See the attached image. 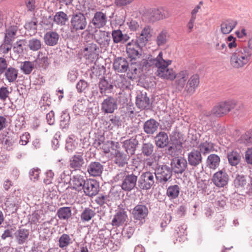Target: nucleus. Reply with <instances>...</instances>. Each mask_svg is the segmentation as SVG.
Segmentation results:
<instances>
[{
	"label": "nucleus",
	"mask_w": 252,
	"mask_h": 252,
	"mask_svg": "<svg viewBox=\"0 0 252 252\" xmlns=\"http://www.w3.org/2000/svg\"><path fill=\"white\" fill-rule=\"evenodd\" d=\"M138 176L133 173H130L126 170H122L114 177L113 180L115 182H121L120 187L125 191L129 192L137 187Z\"/></svg>",
	"instance_id": "nucleus-1"
},
{
	"label": "nucleus",
	"mask_w": 252,
	"mask_h": 252,
	"mask_svg": "<svg viewBox=\"0 0 252 252\" xmlns=\"http://www.w3.org/2000/svg\"><path fill=\"white\" fill-rule=\"evenodd\" d=\"M252 59V57L240 46L232 54L230 59V63L234 68H242L248 64Z\"/></svg>",
	"instance_id": "nucleus-2"
},
{
	"label": "nucleus",
	"mask_w": 252,
	"mask_h": 252,
	"mask_svg": "<svg viewBox=\"0 0 252 252\" xmlns=\"http://www.w3.org/2000/svg\"><path fill=\"white\" fill-rule=\"evenodd\" d=\"M88 22L85 15L81 12H73L70 19L69 30L71 33H76L86 29Z\"/></svg>",
	"instance_id": "nucleus-3"
},
{
	"label": "nucleus",
	"mask_w": 252,
	"mask_h": 252,
	"mask_svg": "<svg viewBox=\"0 0 252 252\" xmlns=\"http://www.w3.org/2000/svg\"><path fill=\"white\" fill-rule=\"evenodd\" d=\"M158 184L164 185L169 181L172 176V171L170 166L166 164L157 165L153 173Z\"/></svg>",
	"instance_id": "nucleus-4"
},
{
	"label": "nucleus",
	"mask_w": 252,
	"mask_h": 252,
	"mask_svg": "<svg viewBox=\"0 0 252 252\" xmlns=\"http://www.w3.org/2000/svg\"><path fill=\"white\" fill-rule=\"evenodd\" d=\"M171 60H165L162 58L161 64L158 65L157 70V76L161 78L171 81L175 79L176 72L172 68H168V66L171 64Z\"/></svg>",
	"instance_id": "nucleus-5"
},
{
	"label": "nucleus",
	"mask_w": 252,
	"mask_h": 252,
	"mask_svg": "<svg viewBox=\"0 0 252 252\" xmlns=\"http://www.w3.org/2000/svg\"><path fill=\"white\" fill-rule=\"evenodd\" d=\"M236 105L234 100H227L217 103L213 108V114L218 117H221L228 114Z\"/></svg>",
	"instance_id": "nucleus-6"
},
{
	"label": "nucleus",
	"mask_w": 252,
	"mask_h": 252,
	"mask_svg": "<svg viewBox=\"0 0 252 252\" xmlns=\"http://www.w3.org/2000/svg\"><path fill=\"white\" fill-rule=\"evenodd\" d=\"M163 54L159 52L156 58L153 57L152 55H148L143 59L140 63V68L142 71H148L153 68H158L160 64L163 57Z\"/></svg>",
	"instance_id": "nucleus-7"
},
{
	"label": "nucleus",
	"mask_w": 252,
	"mask_h": 252,
	"mask_svg": "<svg viewBox=\"0 0 252 252\" xmlns=\"http://www.w3.org/2000/svg\"><path fill=\"white\" fill-rule=\"evenodd\" d=\"M155 182V175L153 173L149 171L143 172L139 179L137 178L138 189L143 190H149Z\"/></svg>",
	"instance_id": "nucleus-8"
},
{
	"label": "nucleus",
	"mask_w": 252,
	"mask_h": 252,
	"mask_svg": "<svg viewBox=\"0 0 252 252\" xmlns=\"http://www.w3.org/2000/svg\"><path fill=\"white\" fill-rule=\"evenodd\" d=\"M146 14L149 21L152 22L167 18L170 16L168 11L162 7L148 9Z\"/></svg>",
	"instance_id": "nucleus-9"
},
{
	"label": "nucleus",
	"mask_w": 252,
	"mask_h": 252,
	"mask_svg": "<svg viewBox=\"0 0 252 252\" xmlns=\"http://www.w3.org/2000/svg\"><path fill=\"white\" fill-rule=\"evenodd\" d=\"M149 214L148 207L144 204H137L131 211L132 217L135 222L143 224Z\"/></svg>",
	"instance_id": "nucleus-10"
},
{
	"label": "nucleus",
	"mask_w": 252,
	"mask_h": 252,
	"mask_svg": "<svg viewBox=\"0 0 252 252\" xmlns=\"http://www.w3.org/2000/svg\"><path fill=\"white\" fill-rule=\"evenodd\" d=\"M107 17L106 14L102 11H97L94 15L89 24V31L90 29H99L104 27L107 24Z\"/></svg>",
	"instance_id": "nucleus-11"
},
{
	"label": "nucleus",
	"mask_w": 252,
	"mask_h": 252,
	"mask_svg": "<svg viewBox=\"0 0 252 252\" xmlns=\"http://www.w3.org/2000/svg\"><path fill=\"white\" fill-rule=\"evenodd\" d=\"M95 30L93 34L95 41L101 47H107L111 41L110 32L104 31Z\"/></svg>",
	"instance_id": "nucleus-12"
},
{
	"label": "nucleus",
	"mask_w": 252,
	"mask_h": 252,
	"mask_svg": "<svg viewBox=\"0 0 252 252\" xmlns=\"http://www.w3.org/2000/svg\"><path fill=\"white\" fill-rule=\"evenodd\" d=\"M171 168L172 172L182 174L186 169L188 163L185 158L182 157H175L171 161Z\"/></svg>",
	"instance_id": "nucleus-13"
},
{
	"label": "nucleus",
	"mask_w": 252,
	"mask_h": 252,
	"mask_svg": "<svg viewBox=\"0 0 252 252\" xmlns=\"http://www.w3.org/2000/svg\"><path fill=\"white\" fill-rule=\"evenodd\" d=\"M212 181L216 187L223 188L228 184L229 176L225 171L220 170L213 175Z\"/></svg>",
	"instance_id": "nucleus-14"
},
{
	"label": "nucleus",
	"mask_w": 252,
	"mask_h": 252,
	"mask_svg": "<svg viewBox=\"0 0 252 252\" xmlns=\"http://www.w3.org/2000/svg\"><path fill=\"white\" fill-rule=\"evenodd\" d=\"M101 111L104 113H113L118 108L117 101L112 96H108L101 103Z\"/></svg>",
	"instance_id": "nucleus-15"
},
{
	"label": "nucleus",
	"mask_w": 252,
	"mask_h": 252,
	"mask_svg": "<svg viewBox=\"0 0 252 252\" xmlns=\"http://www.w3.org/2000/svg\"><path fill=\"white\" fill-rule=\"evenodd\" d=\"M142 47L134 43V40L126 45V51L128 57L132 60H135L141 55Z\"/></svg>",
	"instance_id": "nucleus-16"
},
{
	"label": "nucleus",
	"mask_w": 252,
	"mask_h": 252,
	"mask_svg": "<svg viewBox=\"0 0 252 252\" xmlns=\"http://www.w3.org/2000/svg\"><path fill=\"white\" fill-rule=\"evenodd\" d=\"M99 189V184L95 180H87L83 189L86 195L92 197L98 193Z\"/></svg>",
	"instance_id": "nucleus-17"
},
{
	"label": "nucleus",
	"mask_w": 252,
	"mask_h": 252,
	"mask_svg": "<svg viewBox=\"0 0 252 252\" xmlns=\"http://www.w3.org/2000/svg\"><path fill=\"white\" fill-rule=\"evenodd\" d=\"M128 219L127 212L125 209H120L116 211V214L111 221L113 226L117 227L122 225Z\"/></svg>",
	"instance_id": "nucleus-18"
},
{
	"label": "nucleus",
	"mask_w": 252,
	"mask_h": 252,
	"mask_svg": "<svg viewBox=\"0 0 252 252\" xmlns=\"http://www.w3.org/2000/svg\"><path fill=\"white\" fill-rule=\"evenodd\" d=\"M136 105L141 110H148L151 107L152 103L146 93H140L137 94L136 98Z\"/></svg>",
	"instance_id": "nucleus-19"
},
{
	"label": "nucleus",
	"mask_w": 252,
	"mask_h": 252,
	"mask_svg": "<svg viewBox=\"0 0 252 252\" xmlns=\"http://www.w3.org/2000/svg\"><path fill=\"white\" fill-rule=\"evenodd\" d=\"M82 152L77 153L69 160L70 168L74 170H79L85 163Z\"/></svg>",
	"instance_id": "nucleus-20"
},
{
	"label": "nucleus",
	"mask_w": 252,
	"mask_h": 252,
	"mask_svg": "<svg viewBox=\"0 0 252 252\" xmlns=\"http://www.w3.org/2000/svg\"><path fill=\"white\" fill-rule=\"evenodd\" d=\"M136 137L137 135L135 137H133L129 139L126 140L123 142V147L128 155H133L135 152L139 144Z\"/></svg>",
	"instance_id": "nucleus-21"
},
{
	"label": "nucleus",
	"mask_w": 252,
	"mask_h": 252,
	"mask_svg": "<svg viewBox=\"0 0 252 252\" xmlns=\"http://www.w3.org/2000/svg\"><path fill=\"white\" fill-rule=\"evenodd\" d=\"M189 164L192 167H197L202 162L201 154L197 150L193 149L188 154Z\"/></svg>",
	"instance_id": "nucleus-22"
},
{
	"label": "nucleus",
	"mask_w": 252,
	"mask_h": 252,
	"mask_svg": "<svg viewBox=\"0 0 252 252\" xmlns=\"http://www.w3.org/2000/svg\"><path fill=\"white\" fill-rule=\"evenodd\" d=\"M155 142L158 148L163 149L167 147L169 143L167 133L164 131L159 132L155 137Z\"/></svg>",
	"instance_id": "nucleus-23"
},
{
	"label": "nucleus",
	"mask_w": 252,
	"mask_h": 252,
	"mask_svg": "<svg viewBox=\"0 0 252 252\" xmlns=\"http://www.w3.org/2000/svg\"><path fill=\"white\" fill-rule=\"evenodd\" d=\"M159 123L156 120L151 118L147 120L143 126L144 131L147 134H153L158 129Z\"/></svg>",
	"instance_id": "nucleus-24"
},
{
	"label": "nucleus",
	"mask_w": 252,
	"mask_h": 252,
	"mask_svg": "<svg viewBox=\"0 0 252 252\" xmlns=\"http://www.w3.org/2000/svg\"><path fill=\"white\" fill-rule=\"evenodd\" d=\"M189 76V73L187 70H182L178 74L176 73L175 85L176 89L179 91H182L184 88L185 83Z\"/></svg>",
	"instance_id": "nucleus-25"
},
{
	"label": "nucleus",
	"mask_w": 252,
	"mask_h": 252,
	"mask_svg": "<svg viewBox=\"0 0 252 252\" xmlns=\"http://www.w3.org/2000/svg\"><path fill=\"white\" fill-rule=\"evenodd\" d=\"M103 166L99 162H91L87 167V171L91 176H99L102 173Z\"/></svg>",
	"instance_id": "nucleus-26"
},
{
	"label": "nucleus",
	"mask_w": 252,
	"mask_h": 252,
	"mask_svg": "<svg viewBox=\"0 0 252 252\" xmlns=\"http://www.w3.org/2000/svg\"><path fill=\"white\" fill-rule=\"evenodd\" d=\"M199 83V77L197 74L192 75L189 79L185 87V91L189 94H192L195 91Z\"/></svg>",
	"instance_id": "nucleus-27"
},
{
	"label": "nucleus",
	"mask_w": 252,
	"mask_h": 252,
	"mask_svg": "<svg viewBox=\"0 0 252 252\" xmlns=\"http://www.w3.org/2000/svg\"><path fill=\"white\" fill-rule=\"evenodd\" d=\"M113 201V193L111 192L108 194L99 193L95 199L96 203L100 206H103L105 204L110 206Z\"/></svg>",
	"instance_id": "nucleus-28"
},
{
	"label": "nucleus",
	"mask_w": 252,
	"mask_h": 252,
	"mask_svg": "<svg viewBox=\"0 0 252 252\" xmlns=\"http://www.w3.org/2000/svg\"><path fill=\"white\" fill-rule=\"evenodd\" d=\"M86 182V180H85L84 177L80 175L73 176L70 178V185L72 186V189L78 191H81L83 189Z\"/></svg>",
	"instance_id": "nucleus-29"
},
{
	"label": "nucleus",
	"mask_w": 252,
	"mask_h": 252,
	"mask_svg": "<svg viewBox=\"0 0 252 252\" xmlns=\"http://www.w3.org/2000/svg\"><path fill=\"white\" fill-rule=\"evenodd\" d=\"M113 68L118 72H125L128 68V63L125 58L119 57L114 61Z\"/></svg>",
	"instance_id": "nucleus-30"
},
{
	"label": "nucleus",
	"mask_w": 252,
	"mask_h": 252,
	"mask_svg": "<svg viewBox=\"0 0 252 252\" xmlns=\"http://www.w3.org/2000/svg\"><path fill=\"white\" fill-rule=\"evenodd\" d=\"M170 140L172 145L177 148L181 149L183 148V144L184 142L183 134L180 132L174 131L170 135Z\"/></svg>",
	"instance_id": "nucleus-31"
},
{
	"label": "nucleus",
	"mask_w": 252,
	"mask_h": 252,
	"mask_svg": "<svg viewBox=\"0 0 252 252\" xmlns=\"http://www.w3.org/2000/svg\"><path fill=\"white\" fill-rule=\"evenodd\" d=\"M18 27L16 25H12L5 30L4 42L6 43H12L16 37Z\"/></svg>",
	"instance_id": "nucleus-32"
},
{
	"label": "nucleus",
	"mask_w": 252,
	"mask_h": 252,
	"mask_svg": "<svg viewBox=\"0 0 252 252\" xmlns=\"http://www.w3.org/2000/svg\"><path fill=\"white\" fill-rule=\"evenodd\" d=\"M49 19L51 20H53L54 22L60 26L66 25L69 20L67 15L63 11L56 12L53 18L50 16Z\"/></svg>",
	"instance_id": "nucleus-33"
},
{
	"label": "nucleus",
	"mask_w": 252,
	"mask_h": 252,
	"mask_svg": "<svg viewBox=\"0 0 252 252\" xmlns=\"http://www.w3.org/2000/svg\"><path fill=\"white\" fill-rule=\"evenodd\" d=\"M237 24V21L231 19L224 20L220 25L221 33L224 34L229 33L235 28Z\"/></svg>",
	"instance_id": "nucleus-34"
},
{
	"label": "nucleus",
	"mask_w": 252,
	"mask_h": 252,
	"mask_svg": "<svg viewBox=\"0 0 252 252\" xmlns=\"http://www.w3.org/2000/svg\"><path fill=\"white\" fill-rule=\"evenodd\" d=\"M227 158L229 163L232 166H237L241 161L242 155L240 152L232 150L227 154Z\"/></svg>",
	"instance_id": "nucleus-35"
},
{
	"label": "nucleus",
	"mask_w": 252,
	"mask_h": 252,
	"mask_svg": "<svg viewBox=\"0 0 252 252\" xmlns=\"http://www.w3.org/2000/svg\"><path fill=\"white\" fill-rule=\"evenodd\" d=\"M59 38V34L53 31L47 32L44 36L45 44L48 46H53L58 43Z\"/></svg>",
	"instance_id": "nucleus-36"
},
{
	"label": "nucleus",
	"mask_w": 252,
	"mask_h": 252,
	"mask_svg": "<svg viewBox=\"0 0 252 252\" xmlns=\"http://www.w3.org/2000/svg\"><path fill=\"white\" fill-rule=\"evenodd\" d=\"M114 155V162L118 166L123 167L127 164L129 158L124 152L118 150L116 151Z\"/></svg>",
	"instance_id": "nucleus-37"
},
{
	"label": "nucleus",
	"mask_w": 252,
	"mask_h": 252,
	"mask_svg": "<svg viewBox=\"0 0 252 252\" xmlns=\"http://www.w3.org/2000/svg\"><path fill=\"white\" fill-rule=\"evenodd\" d=\"M112 36L114 43H124L129 39V36L127 34H123L120 30L112 31Z\"/></svg>",
	"instance_id": "nucleus-38"
},
{
	"label": "nucleus",
	"mask_w": 252,
	"mask_h": 252,
	"mask_svg": "<svg viewBox=\"0 0 252 252\" xmlns=\"http://www.w3.org/2000/svg\"><path fill=\"white\" fill-rule=\"evenodd\" d=\"M87 102L85 99L77 100L73 107V112L76 116H81L85 112Z\"/></svg>",
	"instance_id": "nucleus-39"
},
{
	"label": "nucleus",
	"mask_w": 252,
	"mask_h": 252,
	"mask_svg": "<svg viewBox=\"0 0 252 252\" xmlns=\"http://www.w3.org/2000/svg\"><path fill=\"white\" fill-rule=\"evenodd\" d=\"M29 230L25 228H20L15 233V237L19 245L23 244L28 238Z\"/></svg>",
	"instance_id": "nucleus-40"
},
{
	"label": "nucleus",
	"mask_w": 252,
	"mask_h": 252,
	"mask_svg": "<svg viewBox=\"0 0 252 252\" xmlns=\"http://www.w3.org/2000/svg\"><path fill=\"white\" fill-rule=\"evenodd\" d=\"M84 50L85 56H88V59H94L98 55L99 48L96 44L91 43L87 45Z\"/></svg>",
	"instance_id": "nucleus-41"
},
{
	"label": "nucleus",
	"mask_w": 252,
	"mask_h": 252,
	"mask_svg": "<svg viewBox=\"0 0 252 252\" xmlns=\"http://www.w3.org/2000/svg\"><path fill=\"white\" fill-rule=\"evenodd\" d=\"M220 158L216 154L210 155L207 159V166L212 169H215L220 165Z\"/></svg>",
	"instance_id": "nucleus-42"
},
{
	"label": "nucleus",
	"mask_w": 252,
	"mask_h": 252,
	"mask_svg": "<svg viewBox=\"0 0 252 252\" xmlns=\"http://www.w3.org/2000/svg\"><path fill=\"white\" fill-rule=\"evenodd\" d=\"M96 215L95 210L90 208H84L80 215V220L82 222H88Z\"/></svg>",
	"instance_id": "nucleus-43"
},
{
	"label": "nucleus",
	"mask_w": 252,
	"mask_h": 252,
	"mask_svg": "<svg viewBox=\"0 0 252 252\" xmlns=\"http://www.w3.org/2000/svg\"><path fill=\"white\" fill-rule=\"evenodd\" d=\"M77 145V139L74 135H70L66 138L65 149L68 152H72L76 149Z\"/></svg>",
	"instance_id": "nucleus-44"
},
{
	"label": "nucleus",
	"mask_w": 252,
	"mask_h": 252,
	"mask_svg": "<svg viewBox=\"0 0 252 252\" xmlns=\"http://www.w3.org/2000/svg\"><path fill=\"white\" fill-rule=\"evenodd\" d=\"M6 79L9 83L14 82L18 77V71L15 68L10 66L4 72Z\"/></svg>",
	"instance_id": "nucleus-45"
},
{
	"label": "nucleus",
	"mask_w": 252,
	"mask_h": 252,
	"mask_svg": "<svg viewBox=\"0 0 252 252\" xmlns=\"http://www.w3.org/2000/svg\"><path fill=\"white\" fill-rule=\"evenodd\" d=\"M169 34L165 30H162L158 35L156 38V43L158 47L164 46L167 43Z\"/></svg>",
	"instance_id": "nucleus-46"
},
{
	"label": "nucleus",
	"mask_w": 252,
	"mask_h": 252,
	"mask_svg": "<svg viewBox=\"0 0 252 252\" xmlns=\"http://www.w3.org/2000/svg\"><path fill=\"white\" fill-rule=\"evenodd\" d=\"M72 242L71 237L67 234L63 233L59 238L58 245L60 248L65 250Z\"/></svg>",
	"instance_id": "nucleus-47"
},
{
	"label": "nucleus",
	"mask_w": 252,
	"mask_h": 252,
	"mask_svg": "<svg viewBox=\"0 0 252 252\" xmlns=\"http://www.w3.org/2000/svg\"><path fill=\"white\" fill-rule=\"evenodd\" d=\"M35 62L24 61L21 63L20 68L22 72L26 74L29 75L31 73L34 68Z\"/></svg>",
	"instance_id": "nucleus-48"
},
{
	"label": "nucleus",
	"mask_w": 252,
	"mask_h": 252,
	"mask_svg": "<svg viewBox=\"0 0 252 252\" xmlns=\"http://www.w3.org/2000/svg\"><path fill=\"white\" fill-rule=\"evenodd\" d=\"M41 40L33 37L27 41V46L31 51L35 52L39 50L41 48Z\"/></svg>",
	"instance_id": "nucleus-49"
},
{
	"label": "nucleus",
	"mask_w": 252,
	"mask_h": 252,
	"mask_svg": "<svg viewBox=\"0 0 252 252\" xmlns=\"http://www.w3.org/2000/svg\"><path fill=\"white\" fill-rule=\"evenodd\" d=\"M98 88L101 94L103 95L110 93L113 86L105 79H102L99 82Z\"/></svg>",
	"instance_id": "nucleus-50"
},
{
	"label": "nucleus",
	"mask_w": 252,
	"mask_h": 252,
	"mask_svg": "<svg viewBox=\"0 0 252 252\" xmlns=\"http://www.w3.org/2000/svg\"><path fill=\"white\" fill-rule=\"evenodd\" d=\"M57 215L60 220H68L71 216V208L69 207L60 208L57 211Z\"/></svg>",
	"instance_id": "nucleus-51"
},
{
	"label": "nucleus",
	"mask_w": 252,
	"mask_h": 252,
	"mask_svg": "<svg viewBox=\"0 0 252 252\" xmlns=\"http://www.w3.org/2000/svg\"><path fill=\"white\" fill-rule=\"evenodd\" d=\"M199 152L204 155L209 154L213 150L214 145L211 142L205 141L201 142L198 146Z\"/></svg>",
	"instance_id": "nucleus-52"
},
{
	"label": "nucleus",
	"mask_w": 252,
	"mask_h": 252,
	"mask_svg": "<svg viewBox=\"0 0 252 252\" xmlns=\"http://www.w3.org/2000/svg\"><path fill=\"white\" fill-rule=\"evenodd\" d=\"M238 142L246 146L252 145V129L242 134L238 139Z\"/></svg>",
	"instance_id": "nucleus-53"
},
{
	"label": "nucleus",
	"mask_w": 252,
	"mask_h": 252,
	"mask_svg": "<svg viewBox=\"0 0 252 252\" xmlns=\"http://www.w3.org/2000/svg\"><path fill=\"white\" fill-rule=\"evenodd\" d=\"M70 120L69 113L66 111H63L61 113L60 119V126L62 129H66L69 126Z\"/></svg>",
	"instance_id": "nucleus-54"
},
{
	"label": "nucleus",
	"mask_w": 252,
	"mask_h": 252,
	"mask_svg": "<svg viewBox=\"0 0 252 252\" xmlns=\"http://www.w3.org/2000/svg\"><path fill=\"white\" fill-rule=\"evenodd\" d=\"M180 189L177 185L170 186L167 189L166 194L170 199H175L179 194Z\"/></svg>",
	"instance_id": "nucleus-55"
},
{
	"label": "nucleus",
	"mask_w": 252,
	"mask_h": 252,
	"mask_svg": "<svg viewBox=\"0 0 252 252\" xmlns=\"http://www.w3.org/2000/svg\"><path fill=\"white\" fill-rule=\"evenodd\" d=\"M27 45L26 39H20L17 41L13 46V52L18 55H21L24 53V46Z\"/></svg>",
	"instance_id": "nucleus-56"
},
{
	"label": "nucleus",
	"mask_w": 252,
	"mask_h": 252,
	"mask_svg": "<svg viewBox=\"0 0 252 252\" xmlns=\"http://www.w3.org/2000/svg\"><path fill=\"white\" fill-rule=\"evenodd\" d=\"M246 177L243 175H237L234 180V185L235 188L243 189L247 185Z\"/></svg>",
	"instance_id": "nucleus-57"
},
{
	"label": "nucleus",
	"mask_w": 252,
	"mask_h": 252,
	"mask_svg": "<svg viewBox=\"0 0 252 252\" xmlns=\"http://www.w3.org/2000/svg\"><path fill=\"white\" fill-rule=\"evenodd\" d=\"M154 149L155 146L152 143H144L141 147V153L144 156L149 157L154 153Z\"/></svg>",
	"instance_id": "nucleus-58"
},
{
	"label": "nucleus",
	"mask_w": 252,
	"mask_h": 252,
	"mask_svg": "<svg viewBox=\"0 0 252 252\" xmlns=\"http://www.w3.org/2000/svg\"><path fill=\"white\" fill-rule=\"evenodd\" d=\"M19 202L14 196H9L6 198L5 205L10 209V211L13 213L17 211L16 206Z\"/></svg>",
	"instance_id": "nucleus-59"
},
{
	"label": "nucleus",
	"mask_w": 252,
	"mask_h": 252,
	"mask_svg": "<svg viewBox=\"0 0 252 252\" xmlns=\"http://www.w3.org/2000/svg\"><path fill=\"white\" fill-rule=\"evenodd\" d=\"M50 95L47 93L44 94L40 100V103L41 104L40 109L42 111H44L46 109V107L50 106L51 105V101Z\"/></svg>",
	"instance_id": "nucleus-60"
},
{
	"label": "nucleus",
	"mask_w": 252,
	"mask_h": 252,
	"mask_svg": "<svg viewBox=\"0 0 252 252\" xmlns=\"http://www.w3.org/2000/svg\"><path fill=\"white\" fill-rule=\"evenodd\" d=\"M89 86V83L87 81L83 79H81L77 82L76 88L79 93H85Z\"/></svg>",
	"instance_id": "nucleus-61"
},
{
	"label": "nucleus",
	"mask_w": 252,
	"mask_h": 252,
	"mask_svg": "<svg viewBox=\"0 0 252 252\" xmlns=\"http://www.w3.org/2000/svg\"><path fill=\"white\" fill-rule=\"evenodd\" d=\"M11 91H9L8 87L2 86L0 88V100L2 101H5L9 97Z\"/></svg>",
	"instance_id": "nucleus-62"
},
{
	"label": "nucleus",
	"mask_w": 252,
	"mask_h": 252,
	"mask_svg": "<svg viewBox=\"0 0 252 252\" xmlns=\"http://www.w3.org/2000/svg\"><path fill=\"white\" fill-rule=\"evenodd\" d=\"M239 46L252 57V37L249 38L247 43H243Z\"/></svg>",
	"instance_id": "nucleus-63"
},
{
	"label": "nucleus",
	"mask_w": 252,
	"mask_h": 252,
	"mask_svg": "<svg viewBox=\"0 0 252 252\" xmlns=\"http://www.w3.org/2000/svg\"><path fill=\"white\" fill-rule=\"evenodd\" d=\"M135 228L131 226H125L122 231V235L124 238L129 239L134 233Z\"/></svg>",
	"instance_id": "nucleus-64"
}]
</instances>
